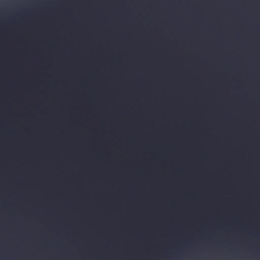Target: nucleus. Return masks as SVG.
<instances>
[{
	"label": "nucleus",
	"mask_w": 260,
	"mask_h": 260,
	"mask_svg": "<svg viewBox=\"0 0 260 260\" xmlns=\"http://www.w3.org/2000/svg\"><path fill=\"white\" fill-rule=\"evenodd\" d=\"M61 180H65V0H61Z\"/></svg>",
	"instance_id": "nucleus-1"
},
{
	"label": "nucleus",
	"mask_w": 260,
	"mask_h": 260,
	"mask_svg": "<svg viewBox=\"0 0 260 260\" xmlns=\"http://www.w3.org/2000/svg\"><path fill=\"white\" fill-rule=\"evenodd\" d=\"M66 142H67V140H66Z\"/></svg>",
	"instance_id": "nucleus-2"
}]
</instances>
